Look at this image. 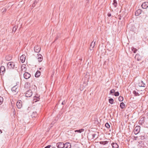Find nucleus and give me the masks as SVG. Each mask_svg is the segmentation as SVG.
I'll return each mask as SVG.
<instances>
[{"instance_id":"nucleus-6","label":"nucleus","mask_w":148,"mask_h":148,"mask_svg":"<svg viewBox=\"0 0 148 148\" xmlns=\"http://www.w3.org/2000/svg\"><path fill=\"white\" fill-rule=\"evenodd\" d=\"M24 77L26 79H29L31 76L30 74L27 72H25L23 75Z\"/></svg>"},{"instance_id":"nucleus-18","label":"nucleus","mask_w":148,"mask_h":148,"mask_svg":"<svg viewBox=\"0 0 148 148\" xmlns=\"http://www.w3.org/2000/svg\"><path fill=\"white\" fill-rule=\"evenodd\" d=\"M113 148H118L119 147L118 145L116 143H113L112 144Z\"/></svg>"},{"instance_id":"nucleus-21","label":"nucleus","mask_w":148,"mask_h":148,"mask_svg":"<svg viewBox=\"0 0 148 148\" xmlns=\"http://www.w3.org/2000/svg\"><path fill=\"white\" fill-rule=\"evenodd\" d=\"M25 67V65H23L21 66V69L22 71H26Z\"/></svg>"},{"instance_id":"nucleus-36","label":"nucleus","mask_w":148,"mask_h":148,"mask_svg":"<svg viewBox=\"0 0 148 148\" xmlns=\"http://www.w3.org/2000/svg\"><path fill=\"white\" fill-rule=\"evenodd\" d=\"M16 27H14L13 28V31H15L16 30Z\"/></svg>"},{"instance_id":"nucleus-42","label":"nucleus","mask_w":148,"mask_h":148,"mask_svg":"<svg viewBox=\"0 0 148 148\" xmlns=\"http://www.w3.org/2000/svg\"><path fill=\"white\" fill-rule=\"evenodd\" d=\"M15 74L13 72H12L10 73V74L12 75H15Z\"/></svg>"},{"instance_id":"nucleus-31","label":"nucleus","mask_w":148,"mask_h":148,"mask_svg":"<svg viewBox=\"0 0 148 148\" xmlns=\"http://www.w3.org/2000/svg\"><path fill=\"white\" fill-rule=\"evenodd\" d=\"M114 3H113V5L115 7H116L117 5V2L116 0H114Z\"/></svg>"},{"instance_id":"nucleus-20","label":"nucleus","mask_w":148,"mask_h":148,"mask_svg":"<svg viewBox=\"0 0 148 148\" xmlns=\"http://www.w3.org/2000/svg\"><path fill=\"white\" fill-rule=\"evenodd\" d=\"M37 115L36 112H34L32 113V115H31L32 117H35Z\"/></svg>"},{"instance_id":"nucleus-24","label":"nucleus","mask_w":148,"mask_h":148,"mask_svg":"<svg viewBox=\"0 0 148 148\" xmlns=\"http://www.w3.org/2000/svg\"><path fill=\"white\" fill-rule=\"evenodd\" d=\"M125 107V105L123 102L121 103V108H123Z\"/></svg>"},{"instance_id":"nucleus-28","label":"nucleus","mask_w":148,"mask_h":148,"mask_svg":"<svg viewBox=\"0 0 148 148\" xmlns=\"http://www.w3.org/2000/svg\"><path fill=\"white\" fill-rule=\"evenodd\" d=\"M38 1V0H35L34 1V3L32 4V6L34 7L35 5L37 3Z\"/></svg>"},{"instance_id":"nucleus-26","label":"nucleus","mask_w":148,"mask_h":148,"mask_svg":"<svg viewBox=\"0 0 148 148\" xmlns=\"http://www.w3.org/2000/svg\"><path fill=\"white\" fill-rule=\"evenodd\" d=\"M68 133L69 134H70V135L72 136V134L74 133V131L73 130H70L68 131Z\"/></svg>"},{"instance_id":"nucleus-46","label":"nucleus","mask_w":148,"mask_h":148,"mask_svg":"<svg viewBox=\"0 0 148 148\" xmlns=\"http://www.w3.org/2000/svg\"><path fill=\"white\" fill-rule=\"evenodd\" d=\"M41 68H39V69H40V70H41Z\"/></svg>"},{"instance_id":"nucleus-37","label":"nucleus","mask_w":148,"mask_h":148,"mask_svg":"<svg viewBox=\"0 0 148 148\" xmlns=\"http://www.w3.org/2000/svg\"><path fill=\"white\" fill-rule=\"evenodd\" d=\"M51 146L50 145H48L45 148H50Z\"/></svg>"},{"instance_id":"nucleus-44","label":"nucleus","mask_w":148,"mask_h":148,"mask_svg":"<svg viewBox=\"0 0 148 148\" xmlns=\"http://www.w3.org/2000/svg\"><path fill=\"white\" fill-rule=\"evenodd\" d=\"M120 96H119V101H120Z\"/></svg>"},{"instance_id":"nucleus-12","label":"nucleus","mask_w":148,"mask_h":148,"mask_svg":"<svg viewBox=\"0 0 148 148\" xmlns=\"http://www.w3.org/2000/svg\"><path fill=\"white\" fill-rule=\"evenodd\" d=\"M38 60L39 62H41L43 59V58L41 55L40 54H38Z\"/></svg>"},{"instance_id":"nucleus-16","label":"nucleus","mask_w":148,"mask_h":148,"mask_svg":"<svg viewBox=\"0 0 148 148\" xmlns=\"http://www.w3.org/2000/svg\"><path fill=\"white\" fill-rule=\"evenodd\" d=\"M142 12V10H141L139 9L137 10L135 12V15L136 16H139Z\"/></svg>"},{"instance_id":"nucleus-3","label":"nucleus","mask_w":148,"mask_h":148,"mask_svg":"<svg viewBox=\"0 0 148 148\" xmlns=\"http://www.w3.org/2000/svg\"><path fill=\"white\" fill-rule=\"evenodd\" d=\"M64 143L62 142H58L57 143L56 146L58 148H64Z\"/></svg>"},{"instance_id":"nucleus-38","label":"nucleus","mask_w":148,"mask_h":148,"mask_svg":"<svg viewBox=\"0 0 148 148\" xmlns=\"http://www.w3.org/2000/svg\"><path fill=\"white\" fill-rule=\"evenodd\" d=\"M65 101H63L62 102V105H64V104H65Z\"/></svg>"},{"instance_id":"nucleus-1","label":"nucleus","mask_w":148,"mask_h":148,"mask_svg":"<svg viewBox=\"0 0 148 148\" xmlns=\"http://www.w3.org/2000/svg\"><path fill=\"white\" fill-rule=\"evenodd\" d=\"M7 66L10 69H13L14 67L15 64L12 62H9L7 64Z\"/></svg>"},{"instance_id":"nucleus-25","label":"nucleus","mask_w":148,"mask_h":148,"mask_svg":"<svg viewBox=\"0 0 148 148\" xmlns=\"http://www.w3.org/2000/svg\"><path fill=\"white\" fill-rule=\"evenodd\" d=\"M115 92V90L114 89H112L110 90V94H112V95H114V93Z\"/></svg>"},{"instance_id":"nucleus-30","label":"nucleus","mask_w":148,"mask_h":148,"mask_svg":"<svg viewBox=\"0 0 148 148\" xmlns=\"http://www.w3.org/2000/svg\"><path fill=\"white\" fill-rule=\"evenodd\" d=\"M3 101V98L2 97H0V105L1 104Z\"/></svg>"},{"instance_id":"nucleus-23","label":"nucleus","mask_w":148,"mask_h":148,"mask_svg":"<svg viewBox=\"0 0 148 148\" xmlns=\"http://www.w3.org/2000/svg\"><path fill=\"white\" fill-rule=\"evenodd\" d=\"M133 94L135 96H136L139 95V94L137 92H136V91L135 90L133 91Z\"/></svg>"},{"instance_id":"nucleus-17","label":"nucleus","mask_w":148,"mask_h":148,"mask_svg":"<svg viewBox=\"0 0 148 148\" xmlns=\"http://www.w3.org/2000/svg\"><path fill=\"white\" fill-rule=\"evenodd\" d=\"M145 84L142 81H141L138 83V86L140 87H145Z\"/></svg>"},{"instance_id":"nucleus-10","label":"nucleus","mask_w":148,"mask_h":148,"mask_svg":"<svg viewBox=\"0 0 148 148\" xmlns=\"http://www.w3.org/2000/svg\"><path fill=\"white\" fill-rule=\"evenodd\" d=\"M64 148H71V145L69 143L66 142L65 144L64 143Z\"/></svg>"},{"instance_id":"nucleus-4","label":"nucleus","mask_w":148,"mask_h":148,"mask_svg":"<svg viewBox=\"0 0 148 148\" xmlns=\"http://www.w3.org/2000/svg\"><path fill=\"white\" fill-rule=\"evenodd\" d=\"M140 127L139 126H137L134 128V132L135 134H138L140 131Z\"/></svg>"},{"instance_id":"nucleus-39","label":"nucleus","mask_w":148,"mask_h":148,"mask_svg":"<svg viewBox=\"0 0 148 148\" xmlns=\"http://www.w3.org/2000/svg\"><path fill=\"white\" fill-rule=\"evenodd\" d=\"M96 134H93L92 135V137L93 138H94L95 137V136H96Z\"/></svg>"},{"instance_id":"nucleus-29","label":"nucleus","mask_w":148,"mask_h":148,"mask_svg":"<svg viewBox=\"0 0 148 148\" xmlns=\"http://www.w3.org/2000/svg\"><path fill=\"white\" fill-rule=\"evenodd\" d=\"M105 126L106 127L108 128H109L110 127V124L108 123H106L105 125Z\"/></svg>"},{"instance_id":"nucleus-5","label":"nucleus","mask_w":148,"mask_h":148,"mask_svg":"<svg viewBox=\"0 0 148 148\" xmlns=\"http://www.w3.org/2000/svg\"><path fill=\"white\" fill-rule=\"evenodd\" d=\"M41 50L40 47L38 46H36L34 47V50L35 52L39 53Z\"/></svg>"},{"instance_id":"nucleus-15","label":"nucleus","mask_w":148,"mask_h":148,"mask_svg":"<svg viewBox=\"0 0 148 148\" xmlns=\"http://www.w3.org/2000/svg\"><path fill=\"white\" fill-rule=\"evenodd\" d=\"M17 86H15L13 87L11 89V90L12 91L14 92H16L18 91V90L17 89Z\"/></svg>"},{"instance_id":"nucleus-2","label":"nucleus","mask_w":148,"mask_h":148,"mask_svg":"<svg viewBox=\"0 0 148 148\" xmlns=\"http://www.w3.org/2000/svg\"><path fill=\"white\" fill-rule=\"evenodd\" d=\"M32 92L31 90H29L26 92L25 93V96L27 97H30L32 96Z\"/></svg>"},{"instance_id":"nucleus-8","label":"nucleus","mask_w":148,"mask_h":148,"mask_svg":"<svg viewBox=\"0 0 148 148\" xmlns=\"http://www.w3.org/2000/svg\"><path fill=\"white\" fill-rule=\"evenodd\" d=\"M16 106L18 108H21L22 106V101L21 100L18 101L17 102Z\"/></svg>"},{"instance_id":"nucleus-19","label":"nucleus","mask_w":148,"mask_h":148,"mask_svg":"<svg viewBox=\"0 0 148 148\" xmlns=\"http://www.w3.org/2000/svg\"><path fill=\"white\" fill-rule=\"evenodd\" d=\"M40 74L41 72L39 71H38L35 74V76L36 77H38L40 76Z\"/></svg>"},{"instance_id":"nucleus-13","label":"nucleus","mask_w":148,"mask_h":148,"mask_svg":"<svg viewBox=\"0 0 148 148\" xmlns=\"http://www.w3.org/2000/svg\"><path fill=\"white\" fill-rule=\"evenodd\" d=\"M95 41H94V40L91 43L90 47V49L91 50L93 49V48L94 47L95 45Z\"/></svg>"},{"instance_id":"nucleus-9","label":"nucleus","mask_w":148,"mask_h":148,"mask_svg":"<svg viewBox=\"0 0 148 148\" xmlns=\"http://www.w3.org/2000/svg\"><path fill=\"white\" fill-rule=\"evenodd\" d=\"M0 72L1 75H3L5 72V68L3 66H1L0 68Z\"/></svg>"},{"instance_id":"nucleus-22","label":"nucleus","mask_w":148,"mask_h":148,"mask_svg":"<svg viewBox=\"0 0 148 148\" xmlns=\"http://www.w3.org/2000/svg\"><path fill=\"white\" fill-rule=\"evenodd\" d=\"M84 129H81L78 130H76L75 131V132H78L79 133H81L82 132H84Z\"/></svg>"},{"instance_id":"nucleus-40","label":"nucleus","mask_w":148,"mask_h":148,"mask_svg":"<svg viewBox=\"0 0 148 148\" xmlns=\"http://www.w3.org/2000/svg\"><path fill=\"white\" fill-rule=\"evenodd\" d=\"M105 142H100L101 144H105Z\"/></svg>"},{"instance_id":"nucleus-7","label":"nucleus","mask_w":148,"mask_h":148,"mask_svg":"<svg viewBox=\"0 0 148 148\" xmlns=\"http://www.w3.org/2000/svg\"><path fill=\"white\" fill-rule=\"evenodd\" d=\"M142 8L143 9H146L148 7V2H145L143 3L141 5Z\"/></svg>"},{"instance_id":"nucleus-41","label":"nucleus","mask_w":148,"mask_h":148,"mask_svg":"<svg viewBox=\"0 0 148 148\" xmlns=\"http://www.w3.org/2000/svg\"><path fill=\"white\" fill-rule=\"evenodd\" d=\"M108 15L109 17L110 16H111V14L110 13H108Z\"/></svg>"},{"instance_id":"nucleus-45","label":"nucleus","mask_w":148,"mask_h":148,"mask_svg":"<svg viewBox=\"0 0 148 148\" xmlns=\"http://www.w3.org/2000/svg\"><path fill=\"white\" fill-rule=\"evenodd\" d=\"M119 19H120V16H119Z\"/></svg>"},{"instance_id":"nucleus-47","label":"nucleus","mask_w":148,"mask_h":148,"mask_svg":"<svg viewBox=\"0 0 148 148\" xmlns=\"http://www.w3.org/2000/svg\"><path fill=\"white\" fill-rule=\"evenodd\" d=\"M53 148H56V147H53Z\"/></svg>"},{"instance_id":"nucleus-14","label":"nucleus","mask_w":148,"mask_h":148,"mask_svg":"<svg viewBox=\"0 0 148 148\" xmlns=\"http://www.w3.org/2000/svg\"><path fill=\"white\" fill-rule=\"evenodd\" d=\"M20 60L22 63H23L25 60V55H22L20 57Z\"/></svg>"},{"instance_id":"nucleus-27","label":"nucleus","mask_w":148,"mask_h":148,"mask_svg":"<svg viewBox=\"0 0 148 148\" xmlns=\"http://www.w3.org/2000/svg\"><path fill=\"white\" fill-rule=\"evenodd\" d=\"M109 102L111 104L113 103L114 100L112 98L110 99L109 100Z\"/></svg>"},{"instance_id":"nucleus-35","label":"nucleus","mask_w":148,"mask_h":148,"mask_svg":"<svg viewBox=\"0 0 148 148\" xmlns=\"http://www.w3.org/2000/svg\"><path fill=\"white\" fill-rule=\"evenodd\" d=\"M145 138L144 137V136H140V139L141 140H143Z\"/></svg>"},{"instance_id":"nucleus-34","label":"nucleus","mask_w":148,"mask_h":148,"mask_svg":"<svg viewBox=\"0 0 148 148\" xmlns=\"http://www.w3.org/2000/svg\"><path fill=\"white\" fill-rule=\"evenodd\" d=\"M143 119L142 118H141L140 120H139V123H142V121H143Z\"/></svg>"},{"instance_id":"nucleus-32","label":"nucleus","mask_w":148,"mask_h":148,"mask_svg":"<svg viewBox=\"0 0 148 148\" xmlns=\"http://www.w3.org/2000/svg\"><path fill=\"white\" fill-rule=\"evenodd\" d=\"M119 93L118 92H115L114 93V95L115 96H117L119 95Z\"/></svg>"},{"instance_id":"nucleus-11","label":"nucleus","mask_w":148,"mask_h":148,"mask_svg":"<svg viewBox=\"0 0 148 148\" xmlns=\"http://www.w3.org/2000/svg\"><path fill=\"white\" fill-rule=\"evenodd\" d=\"M142 56L139 54H137L135 57V58L138 61H140L142 59Z\"/></svg>"},{"instance_id":"nucleus-33","label":"nucleus","mask_w":148,"mask_h":148,"mask_svg":"<svg viewBox=\"0 0 148 148\" xmlns=\"http://www.w3.org/2000/svg\"><path fill=\"white\" fill-rule=\"evenodd\" d=\"M132 51L134 53H136L137 51V50L134 47L132 48Z\"/></svg>"},{"instance_id":"nucleus-43","label":"nucleus","mask_w":148,"mask_h":148,"mask_svg":"<svg viewBox=\"0 0 148 148\" xmlns=\"http://www.w3.org/2000/svg\"><path fill=\"white\" fill-rule=\"evenodd\" d=\"M121 97L122 98V100H121V101H122L123 100V97H122L121 96Z\"/></svg>"}]
</instances>
